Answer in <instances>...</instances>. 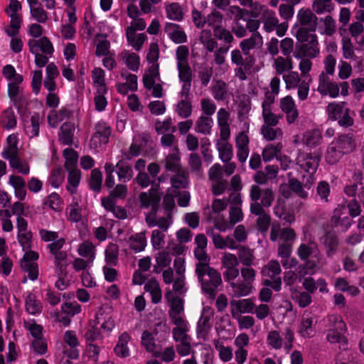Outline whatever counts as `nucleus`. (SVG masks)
<instances>
[{
  "label": "nucleus",
  "mask_w": 364,
  "mask_h": 364,
  "mask_svg": "<svg viewBox=\"0 0 364 364\" xmlns=\"http://www.w3.org/2000/svg\"><path fill=\"white\" fill-rule=\"evenodd\" d=\"M283 336L284 338L276 330L269 331L266 339L268 347L275 350H280L284 347L286 353H289L293 347L294 334L290 328H286Z\"/></svg>",
  "instance_id": "nucleus-11"
},
{
  "label": "nucleus",
  "mask_w": 364,
  "mask_h": 364,
  "mask_svg": "<svg viewBox=\"0 0 364 364\" xmlns=\"http://www.w3.org/2000/svg\"><path fill=\"white\" fill-rule=\"evenodd\" d=\"M189 92L186 95H182V90L179 92L181 100L178 102L176 112L182 118H187L191 114L192 107L188 99Z\"/></svg>",
  "instance_id": "nucleus-49"
},
{
  "label": "nucleus",
  "mask_w": 364,
  "mask_h": 364,
  "mask_svg": "<svg viewBox=\"0 0 364 364\" xmlns=\"http://www.w3.org/2000/svg\"><path fill=\"white\" fill-rule=\"evenodd\" d=\"M296 255L305 263L304 266L310 274L316 273L326 264L318 243L311 235H307L305 232L296 250Z\"/></svg>",
  "instance_id": "nucleus-2"
},
{
  "label": "nucleus",
  "mask_w": 364,
  "mask_h": 364,
  "mask_svg": "<svg viewBox=\"0 0 364 364\" xmlns=\"http://www.w3.org/2000/svg\"><path fill=\"white\" fill-rule=\"evenodd\" d=\"M189 50L186 46H179L176 49V59L178 77L182 84V95H186L191 87L192 73L188 65Z\"/></svg>",
  "instance_id": "nucleus-5"
},
{
  "label": "nucleus",
  "mask_w": 364,
  "mask_h": 364,
  "mask_svg": "<svg viewBox=\"0 0 364 364\" xmlns=\"http://www.w3.org/2000/svg\"><path fill=\"white\" fill-rule=\"evenodd\" d=\"M166 17L168 19L180 21L183 18V12L178 3L173 2L165 6Z\"/></svg>",
  "instance_id": "nucleus-56"
},
{
  "label": "nucleus",
  "mask_w": 364,
  "mask_h": 364,
  "mask_svg": "<svg viewBox=\"0 0 364 364\" xmlns=\"http://www.w3.org/2000/svg\"><path fill=\"white\" fill-rule=\"evenodd\" d=\"M279 107L286 114L287 122L291 124L294 123L299 116V111L291 96L287 95L280 99Z\"/></svg>",
  "instance_id": "nucleus-14"
},
{
  "label": "nucleus",
  "mask_w": 364,
  "mask_h": 364,
  "mask_svg": "<svg viewBox=\"0 0 364 364\" xmlns=\"http://www.w3.org/2000/svg\"><path fill=\"white\" fill-rule=\"evenodd\" d=\"M222 21V14L219 11H214L204 18L203 28L210 30L213 29L214 31L216 27L221 26Z\"/></svg>",
  "instance_id": "nucleus-55"
},
{
  "label": "nucleus",
  "mask_w": 364,
  "mask_h": 364,
  "mask_svg": "<svg viewBox=\"0 0 364 364\" xmlns=\"http://www.w3.org/2000/svg\"><path fill=\"white\" fill-rule=\"evenodd\" d=\"M213 124V121L211 117L201 115L196 121L195 130L200 134H210Z\"/></svg>",
  "instance_id": "nucleus-58"
},
{
  "label": "nucleus",
  "mask_w": 364,
  "mask_h": 364,
  "mask_svg": "<svg viewBox=\"0 0 364 364\" xmlns=\"http://www.w3.org/2000/svg\"><path fill=\"white\" fill-rule=\"evenodd\" d=\"M110 129L105 123L98 124L97 126V131L90 139V147L97 149L103 144L108 141L110 135Z\"/></svg>",
  "instance_id": "nucleus-21"
},
{
  "label": "nucleus",
  "mask_w": 364,
  "mask_h": 364,
  "mask_svg": "<svg viewBox=\"0 0 364 364\" xmlns=\"http://www.w3.org/2000/svg\"><path fill=\"white\" fill-rule=\"evenodd\" d=\"M116 166L117 168V176L120 181L127 182L131 180L133 176V171L127 162L119 161Z\"/></svg>",
  "instance_id": "nucleus-63"
},
{
  "label": "nucleus",
  "mask_w": 364,
  "mask_h": 364,
  "mask_svg": "<svg viewBox=\"0 0 364 364\" xmlns=\"http://www.w3.org/2000/svg\"><path fill=\"white\" fill-rule=\"evenodd\" d=\"M282 272L281 266L277 260L272 259L261 270L263 276L274 279Z\"/></svg>",
  "instance_id": "nucleus-60"
},
{
  "label": "nucleus",
  "mask_w": 364,
  "mask_h": 364,
  "mask_svg": "<svg viewBox=\"0 0 364 364\" xmlns=\"http://www.w3.org/2000/svg\"><path fill=\"white\" fill-rule=\"evenodd\" d=\"M346 210L345 206H338L335 209L331 219L336 226L341 227V230L343 232H346L352 224V220L349 217L346 215L343 216L346 214Z\"/></svg>",
  "instance_id": "nucleus-28"
},
{
  "label": "nucleus",
  "mask_w": 364,
  "mask_h": 364,
  "mask_svg": "<svg viewBox=\"0 0 364 364\" xmlns=\"http://www.w3.org/2000/svg\"><path fill=\"white\" fill-rule=\"evenodd\" d=\"M146 232H141L132 235L129 239V247L135 252H140L144 250L147 245Z\"/></svg>",
  "instance_id": "nucleus-44"
},
{
  "label": "nucleus",
  "mask_w": 364,
  "mask_h": 364,
  "mask_svg": "<svg viewBox=\"0 0 364 364\" xmlns=\"http://www.w3.org/2000/svg\"><path fill=\"white\" fill-rule=\"evenodd\" d=\"M158 82H161L159 64L151 65L143 77L144 85L146 89H151Z\"/></svg>",
  "instance_id": "nucleus-38"
},
{
  "label": "nucleus",
  "mask_w": 364,
  "mask_h": 364,
  "mask_svg": "<svg viewBox=\"0 0 364 364\" xmlns=\"http://www.w3.org/2000/svg\"><path fill=\"white\" fill-rule=\"evenodd\" d=\"M242 279L232 283V292L235 296L242 297L250 295L253 289L256 279V271L252 267H243L240 270Z\"/></svg>",
  "instance_id": "nucleus-10"
},
{
  "label": "nucleus",
  "mask_w": 364,
  "mask_h": 364,
  "mask_svg": "<svg viewBox=\"0 0 364 364\" xmlns=\"http://www.w3.org/2000/svg\"><path fill=\"white\" fill-rule=\"evenodd\" d=\"M213 318V312L210 310L204 309L197 323V337L205 340L211 327L210 320Z\"/></svg>",
  "instance_id": "nucleus-20"
},
{
  "label": "nucleus",
  "mask_w": 364,
  "mask_h": 364,
  "mask_svg": "<svg viewBox=\"0 0 364 364\" xmlns=\"http://www.w3.org/2000/svg\"><path fill=\"white\" fill-rule=\"evenodd\" d=\"M126 38L128 43L136 51H139L142 48L144 43L147 40L145 33H136L132 28L126 30Z\"/></svg>",
  "instance_id": "nucleus-39"
},
{
  "label": "nucleus",
  "mask_w": 364,
  "mask_h": 364,
  "mask_svg": "<svg viewBox=\"0 0 364 364\" xmlns=\"http://www.w3.org/2000/svg\"><path fill=\"white\" fill-rule=\"evenodd\" d=\"M188 172L185 170H182L176 173V174L171 178V187L174 192H178L180 188H186L188 186Z\"/></svg>",
  "instance_id": "nucleus-48"
},
{
  "label": "nucleus",
  "mask_w": 364,
  "mask_h": 364,
  "mask_svg": "<svg viewBox=\"0 0 364 364\" xmlns=\"http://www.w3.org/2000/svg\"><path fill=\"white\" fill-rule=\"evenodd\" d=\"M43 121V117L38 113H34L29 118L23 119V129L26 135L31 139L39 134L40 124Z\"/></svg>",
  "instance_id": "nucleus-15"
},
{
  "label": "nucleus",
  "mask_w": 364,
  "mask_h": 364,
  "mask_svg": "<svg viewBox=\"0 0 364 364\" xmlns=\"http://www.w3.org/2000/svg\"><path fill=\"white\" fill-rule=\"evenodd\" d=\"M141 345L146 351L151 353L154 357L160 355V351L156 349V345L153 333L147 330L142 332L141 336Z\"/></svg>",
  "instance_id": "nucleus-41"
},
{
  "label": "nucleus",
  "mask_w": 364,
  "mask_h": 364,
  "mask_svg": "<svg viewBox=\"0 0 364 364\" xmlns=\"http://www.w3.org/2000/svg\"><path fill=\"white\" fill-rule=\"evenodd\" d=\"M230 137H223L220 136L216 143V148L219 153V157L223 162H228L231 160L233 156L232 146L228 142Z\"/></svg>",
  "instance_id": "nucleus-30"
},
{
  "label": "nucleus",
  "mask_w": 364,
  "mask_h": 364,
  "mask_svg": "<svg viewBox=\"0 0 364 364\" xmlns=\"http://www.w3.org/2000/svg\"><path fill=\"white\" fill-rule=\"evenodd\" d=\"M161 193L159 188L152 187L148 192H143L139 196L141 206L151 208V213L146 215V221L150 227L158 226L164 232L166 231L172 223L171 213L165 212L166 216L158 217L157 210L161 200Z\"/></svg>",
  "instance_id": "nucleus-1"
},
{
  "label": "nucleus",
  "mask_w": 364,
  "mask_h": 364,
  "mask_svg": "<svg viewBox=\"0 0 364 364\" xmlns=\"http://www.w3.org/2000/svg\"><path fill=\"white\" fill-rule=\"evenodd\" d=\"M164 30L168 38L175 43L180 44L187 41L186 34L178 24L167 23Z\"/></svg>",
  "instance_id": "nucleus-24"
},
{
  "label": "nucleus",
  "mask_w": 364,
  "mask_h": 364,
  "mask_svg": "<svg viewBox=\"0 0 364 364\" xmlns=\"http://www.w3.org/2000/svg\"><path fill=\"white\" fill-rule=\"evenodd\" d=\"M171 256L169 252L161 251L156 255V264L154 266V271L159 273L166 267H169L171 262Z\"/></svg>",
  "instance_id": "nucleus-57"
},
{
  "label": "nucleus",
  "mask_w": 364,
  "mask_h": 364,
  "mask_svg": "<svg viewBox=\"0 0 364 364\" xmlns=\"http://www.w3.org/2000/svg\"><path fill=\"white\" fill-rule=\"evenodd\" d=\"M144 289L146 292L150 294L153 303L158 304L161 301L162 293L159 284L156 279L149 280L145 284Z\"/></svg>",
  "instance_id": "nucleus-52"
},
{
  "label": "nucleus",
  "mask_w": 364,
  "mask_h": 364,
  "mask_svg": "<svg viewBox=\"0 0 364 364\" xmlns=\"http://www.w3.org/2000/svg\"><path fill=\"white\" fill-rule=\"evenodd\" d=\"M242 50L234 49L231 51V61L237 66H245V69H250L253 63L254 58L250 55H246V59L243 58Z\"/></svg>",
  "instance_id": "nucleus-46"
},
{
  "label": "nucleus",
  "mask_w": 364,
  "mask_h": 364,
  "mask_svg": "<svg viewBox=\"0 0 364 364\" xmlns=\"http://www.w3.org/2000/svg\"><path fill=\"white\" fill-rule=\"evenodd\" d=\"M196 272L202 291L210 298H215L218 287L222 284L220 273L209 265H196Z\"/></svg>",
  "instance_id": "nucleus-3"
},
{
  "label": "nucleus",
  "mask_w": 364,
  "mask_h": 364,
  "mask_svg": "<svg viewBox=\"0 0 364 364\" xmlns=\"http://www.w3.org/2000/svg\"><path fill=\"white\" fill-rule=\"evenodd\" d=\"M211 93L217 101L225 100L228 95L227 84L221 80H214L211 86Z\"/></svg>",
  "instance_id": "nucleus-45"
},
{
  "label": "nucleus",
  "mask_w": 364,
  "mask_h": 364,
  "mask_svg": "<svg viewBox=\"0 0 364 364\" xmlns=\"http://www.w3.org/2000/svg\"><path fill=\"white\" fill-rule=\"evenodd\" d=\"M235 9L237 14L235 17L232 30L237 38H242L247 35V19L245 18V11L239 7H236Z\"/></svg>",
  "instance_id": "nucleus-23"
},
{
  "label": "nucleus",
  "mask_w": 364,
  "mask_h": 364,
  "mask_svg": "<svg viewBox=\"0 0 364 364\" xmlns=\"http://www.w3.org/2000/svg\"><path fill=\"white\" fill-rule=\"evenodd\" d=\"M63 338L65 343L70 348L69 351H66L68 356L72 359H77L80 355V350L77 348L80 346V342L75 332L70 330L66 331Z\"/></svg>",
  "instance_id": "nucleus-26"
},
{
  "label": "nucleus",
  "mask_w": 364,
  "mask_h": 364,
  "mask_svg": "<svg viewBox=\"0 0 364 364\" xmlns=\"http://www.w3.org/2000/svg\"><path fill=\"white\" fill-rule=\"evenodd\" d=\"M348 89L349 85L347 82H333L323 73H321L318 76L317 91L322 96H329L331 98H336L340 94L346 96L348 95Z\"/></svg>",
  "instance_id": "nucleus-8"
},
{
  "label": "nucleus",
  "mask_w": 364,
  "mask_h": 364,
  "mask_svg": "<svg viewBox=\"0 0 364 364\" xmlns=\"http://www.w3.org/2000/svg\"><path fill=\"white\" fill-rule=\"evenodd\" d=\"M28 46L30 52L35 56V63L39 68L45 66L54 52L53 46L47 37L29 39Z\"/></svg>",
  "instance_id": "nucleus-6"
},
{
  "label": "nucleus",
  "mask_w": 364,
  "mask_h": 364,
  "mask_svg": "<svg viewBox=\"0 0 364 364\" xmlns=\"http://www.w3.org/2000/svg\"><path fill=\"white\" fill-rule=\"evenodd\" d=\"M229 119L230 113L225 108L219 109L217 113V120L220 127V136L224 138L230 136Z\"/></svg>",
  "instance_id": "nucleus-35"
},
{
  "label": "nucleus",
  "mask_w": 364,
  "mask_h": 364,
  "mask_svg": "<svg viewBox=\"0 0 364 364\" xmlns=\"http://www.w3.org/2000/svg\"><path fill=\"white\" fill-rule=\"evenodd\" d=\"M77 253L81 257L93 262L95 258L96 248L92 242L85 240L79 245Z\"/></svg>",
  "instance_id": "nucleus-53"
},
{
  "label": "nucleus",
  "mask_w": 364,
  "mask_h": 364,
  "mask_svg": "<svg viewBox=\"0 0 364 364\" xmlns=\"http://www.w3.org/2000/svg\"><path fill=\"white\" fill-rule=\"evenodd\" d=\"M261 196V188L257 185H253L251 187L250 197L253 203L250 205V211L252 214L256 215H261L264 214L263 205L262 203H258Z\"/></svg>",
  "instance_id": "nucleus-34"
},
{
  "label": "nucleus",
  "mask_w": 364,
  "mask_h": 364,
  "mask_svg": "<svg viewBox=\"0 0 364 364\" xmlns=\"http://www.w3.org/2000/svg\"><path fill=\"white\" fill-rule=\"evenodd\" d=\"M296 37L302 43L301 51L305 57L316 58L320 53L318 37L315 33H310L305 27L296 31Z\"/></svg>",
  "instance_id": "nucleus-9"
},
{
  "label": "nucleus",
  "mask_w": 364,
  "mask_h": 364,
  "mask_svg": "<svg viewBox=\"0 0 364 364\" xmlns=\"http://www.w3.org/2000/svg\"><path fill=\"white\" fill-rule=\"evenodd\" d=\"M347 108L343 102H333L328 105L326 111L328 119L336 121L341 117Z\"/></svg>",
  "instance_id": "nucleus-47"
},
{
  "label": "nucleus",
  "mask_w": 364,
  "mask_h": 364,
  "mask_svg": "<svg viewBox=\"0 0 364 364\" xmlns=\"http://www.w3.org/2000/svg\"><path fill=\"white\" fill-rule=\"evenodd\" d=\"M325 327L326 330L337 329L339 331L347 330V326L341 316L338 314H331L327 316L325 321Z\"/></svg>",
  "instance_id": "nucleus-54"
},
{
  "label": "nucleus",
  "mask_w": 364,
  "mask_h": 364,
  "mask_svg": "<svg viewBox=\"0 0 364 364\" xmlns=\"http://www.w3.org/2000/svg\"><path fill=\"white\" fill-rule=\"evenodd\" d=\"M122 77L126 80L125 82H119L116 85L117 91L123 95H127L129 92L136 91L138 88L137 77L134 74L122 73Z\"/></svg>",
  "instance_id": "nucleus-27"
},
{
  "label": "nucleus",
  "mask_w": 364,
  "mask_h": 364,
  "mask_svg": "<svg viewBox=\"0 0 364 364\" xmlns=\"http://www.w3.org/2000/svg\"><path fill=\"white\" fill-rule=\"evenodd\" d=\"M9 4L4 8V12L9 18H22L21 11L22 4L18 0H8Z\"/></svg>",
  "instance_id": "nucleus-64"
},
{
  "label": "nucleus",
  "mask_w": 364,
  "mask_h": 364,
  "mask_svg": "<svg viewBox=\"0 0 364 364\" xmlns=\"http://www.w3.org/2000/svg\"><path fill=\"white\" fill-rule=\"evenodd\" d=\"M296 18L301 26L311 27L312 31H315L317 17L309 9L299 10Z\"/></svg>",
  "instance_id": "nucleus-32"
},
{
  "label": "nucleus",
  "mask_w": 364,
  "mask_h": 364,
  "mask_svg": "<svg viewBox=\"0 0 364 364\" xmlns=\"http://www.w3.org/2000/svg\"><path fill=\"white\" fill-rule=\"evenodd\" d=\"M191 326L189 323L181 326H177L172 330V337L175 342L191 340L188 335Z\"/></svg>",
  "instance_id": "nucleus-62"
},
{
  "label": "nucleus",
  "mask_w": 364,
  "mask_h": 364,
  "mask_svg": "<svg viewBox=\"0 0 364 364\" xmlns=\"http://www.w3.org/2000/svg\"><path fill=\"white\" fill-rule=\"evenodd\" d=\"M298 333L305 338H312L315 335L316 321L312 315L306 312L303 314Z\"/></svg>",
  "instance_id": "nucleus-16"
},
{
  "label": "nucleus",
  "mask_w": 364,
  "mask_h": 364,
  "mask_svg": "<svg viewBox=\"0 0 364 364\" xmlns=\"http://www.w3.org/2000/svg\"><path fill=\"white\" fill-rule=\"evenodd\" d=\"M263 46V38L259 33H252L250 38L240 43V48L244 55H250V51L259 49Z\"/></svg>",
  "instance_id": "nucleus-18"
},
{
  "label": "nucleus",
  "mask_w": 364,
  "mask_h": 364,
  "mask_svg": "<svg viewBox=\"0 0 364 364\" xmlns=\"http://www.w3.org/2000/svg\"><path fill=\"white\" fill-rule=\"evenodd\" d=\"M119 56L129 70L133 72H137L139 70L140 57L137 53L124 50Z\"/></svg>",
  "instance_id": "nucleus-33"
},
{
  "label": "nucleus",
  "mask_w": 364,
  "mask_h": 364,
  "mask_svg": "<svg viewBox=\"0 0 364 364\" xmlns=\"http://www.w3.org/2000/svg\"><path fill=\"white\" fill-rule=\"evenodd\" d=\"M260 9L261 11H262V19L264 24V30L267 33L272 32L275 30L279 22V19L277 17L275 12L262 6H260Z\"/></svg>",
  "instance_id": "nucleus-31"
},
{
  "label": "nucleus",
  "mask_w": 364,
  "mask_h": 364,
  "mask_svg": "<svg viewBox=\"0 0 364 364\" xmlns=\"http://www.w3.org/2000/svg\"><path fill=\"white\" fill-rule=\"evenodd\" d=\"M321 161V155L318 152L307 153L299 152L296 158V164L305 172L309 173V176L304 182V187L309 190L315 181L314 174L316 173Z\"/></svg>",
  "instance_id": "nucleus-7"
},
{
  "label": "nucleus",
  "mask_w": 364,
  "mask_h": 364,
  "mask_svg": "<svg viewBox=\"0 0 364 364\" xmlns=\"http://www.w3.org/2000/svg\"><path fill=\"white\" fill-rule=\"evenodd\" d=\"M102 347L97 346L93 343H86V348L84 355L87 358L88 361H92L95 364H99L98 360L100 357V351Z\"/></svg>",
  "instance_id": "nucleus-61"
},
{
  "label": "nucleus",
  "mask_w": 364,
  "mask_h": 364,
  "mask_svg": "<svg viewBox=\"0 0 364 364\" xmlns=\"http://www.w3.org/2000/svg\"><path fill=\"white\" fill-rule=\"evenodd\" d=\"M273 68L279 75L293 69V62L291 58L277 57L274 60Z\"/></svg>",
  "instance_id": "nucleus-59"
},
{
  "label": "nucleus",
  "mask_w": 364,
  "mask_h": 364,
  "mask_svg": "<svg viewBox=\"0 0 364 364\" xmlns=\"http://www.w3.org/2000/svg\"><path fill=\"white\" fill-rule=\"evenodd\" d=\"M165 297L171 306L168 315L171 323L176 326L189 323L186 319L183 299L176 296L171 290L167 291Z\"/></svg>",
  "instance_id": "nucleus-12"
},
{
  "label": "nucleus",
  "mask_w": 364,
  "mask_h": 364,
  "mask_svg": "<svg viewBox=\"0 0 364 364\" xmlns=\"http://www.w3.org/2000/svg\"><path fill=\"white\" fill-rule=\"evenodd\" d=\"M23 255L21 260L22 269L27 272L28 277L31 281H35L38 277V269L36 261L38 259V252L29 250Z\"/></svg>",
  "instance_id": "nucleus-13"
},
{
  "label": "nucleus",
  "mask_w": 364,
  "mask_h": 364,
  "mask_svg": "<svg viewBox=\"0 0 364 364\" xmlns=\"http://www.w3.org/2000/svg\"><path fill=\"white\" fill-rule=\"evenodd\" d=\"M131 341V336L127 332H123L118 337L117 343L114 348V352L119 358H127L130 355L129 343Z\"/></svg>",
  "instance_id": "nucleus-29"
},
{
  "label": "nucleus",
  "mask_w": 364,
  "mask_h": 364,
  "mask_svg": "<svg viewBox=\"0 0 364 364\" xmlns=\"http://www.w3.org/2000/svg\"><path fill=\"white\" fill-rule=\"evenodd\" d=\"M75 129V125L73 123L70 122L63 123L60 129L59 140L63 144H71L73 141Z\"/></svg>",
  "instance_id": "nucleus-43"
},
{
  "label": "nucleus",
  "mask_w": 364,
  "mask_h": 364,
  "mask_svg": "<svg viewBox=\"0 0 364 364\" xmlns=\"http://www.w3.org/2000/svg\"><path fill=\"white\" fill-rule=\"evenodd\" d=\"M336 21L331 16L320 18L318 31L321 34L332 36L336 32Z\"/></svg>",
  "instance_id": "nucleus-50"
},
{
  "label": "nucleus",
  "mask_w": 364,
  "mask_h": 364,
  "mask_svg": "<svg viewBox=\"0 0 364 364\" xmlns=\"http://www.w3.org/2000/svg\"><path fill=\"white\" fill-rule=\"evenodd\" d=\"M97 324L105 333H109L115 327V321L112 315L108 313H99L96 316Z\"/></svg>",
  "instance_id": "nucleus-40"
},
{
  "label": "nucleus",
  "mask_w": 364,
  "mask_h": 364,
  "mask_svg": "<svg viewBox=\"0 0 364 364\" xmlns=\"http://www.w3.org/2000/svg\"><path fill=\"white\" fill-rule=\"evenodd\" d=\"M346 332L347 330H326V339L331 343L339 344V348H343V350L337 356L336 364H357L354 360L356 353L352 350L348 349Z\"/></svg>",
  "instance_id": "nucleus-4"
},
{
  "label": "nucleus",
  "mask_w": 364,
  "mask_h": 364,
  "mask_svg": "<svg viewBox=\"0 0 364 364\" xmlns=\"http://www.w3.org/2000/svg\"><path fill=\"white\" fill-rule=\"evenodd\" d=\"M165 167L166 170L177 173L183 170L181 168L178 150L176 147L171 149L166 158Z\"/></svg>",
  "instance_id": "nucleus-42"
},
{
  "label": "nucleus",
  "mask_w": 364,
  "mask_h": 364,
  "mask_svg": "<svg viewBox=\"0 0 364 364\" xmlns=\"http://www.w3.org/2000/svg\"><path fill=\"white\" fill-rule=\"evenodd\" d=\"M18 138L16 134H10L7 137V145L4 147L1 156L4 159L9 160L18 156Z\"/></svg>",
  "instance_id": "nucleus-37"
},
{
  "label": "nucleus",
  "mask_w": 364,
  "mask_h": 364,
  "mask_svg": "<svg viewBox=\"0 0 364 364\" xmlns=\"http://www.w3.org/2000/svg\"><path fill=\"white\" fill-rule=\"evenodd\" d=\"M249 142L248 135L245 132L239 133L236 136L237 156L241 163L245 162L249 156Z\"/></svg>",
  "instance_id": "nucleus-19"
},
{
  "label": "nucleus",
  "mask_w": 364,
  "mask_h": 364,
  "mask_svg": "<svg viewBox=\"0 0 364 364\" xmlns=\"http://www.w3.org/2000/svg\"><path fill=\"white\" fill-rule=\"evenodd\" d=\"M332 141L343 155L353 152L356 148L355 139L350 134L340 135Z\"/></svg>",
  "instance_id": "nucleus-17"
},
{
  "label": "nucleus",
  "mask_w": 364,
  "mask_h": 364,
  "mask_svg": "<svg viewBox=\"0 0 364 364\" xmlns=\"http://www.w3.org/2000/svg\"><path fill=\"white\" fill-rule=\"evenodd\" d=\"M9 183L14 188V193L16 198L23 200L26 196V182L19 176L11 175L9 176Z\"/></svg>",
  "instance_id": "nucleus-36"
},
{
  "label": "nucleus",
  "mask_w": 364,
  "mask_h": 364,
  "mask_svg": "<svg viewBox=\"0 0 364 364\" xmlns=\"http://www.w3.org/2000/svg\"><path fill=\"white\" fill-rule=\"evenodd\" d=\"M68 171L67 191L74 195L77 193L80 184L81 173L79 169L67 170Z\"/></svg>",
  "instance_id": "nucleus-51"
},
{
  "label": "nucleus",
  "mask_w": 364,
  "mask_h": 364,
  "mask_svg": "<svg viewBox=\"0 0 364 364\" xmlns=\"http://www.w3.org/2000/svg\"><path fill=\"white\" fill-rule=\"evenodd\" d=\"M24 307L26 311L33 316H38L43 311V304L38 299L36 294L27 292L24 297Z\"/></svg>",
  "instance_id": "nucleus-25"
},
{
  "label": "nucleus",
  "mask_w": 364,
  "mask_h": 364,
  "mask_svg": "<svg viewBox=\"0 0 364 364\" xmlns=\"http://www.w3.org/2000/svg\"><path fill=\"white\" fill-rule=\"evenodd\" d=\"M91 80L95 92H98L99 93L108 92L105 72L103 69L101 68H94L91 72Z\"/></svg>",
  "instance_id": "nucleus-22"
}]
</instances>
